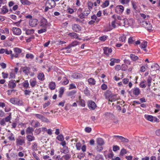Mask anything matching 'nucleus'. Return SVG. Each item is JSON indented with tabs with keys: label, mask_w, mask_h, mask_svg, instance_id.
Instances as JSON below:
<instances>
[{
	"label": "nucleus",
	"mask_w": 160,
	"mask_h": 160,
	"mask_svg": "<svg viewBox=\"0 0 160 160\" xmlns=\"http://www.w3.org/2000/svg\"><path fill=\"white\" fill-rule=\"evenodd\" d=\"M103 50L104 51V53L107 56H108L112 52V50L111 48L108 47H104L103 48Z\"/></svg>",
	"instance_id": "16"
},
{
	"label": "nucleus",
	"mask_w": 160,
	"mask_h": 160,
	"mask_svg": "<svg viewBox=\"0 0 160 160\" xmlns=\"http://www.w3.org/2000/svg\"><path fill=\"white\" fill-rule=\"evenodd\" d=\"M91 12V10L89 9H88L87 8H86L84 11L83 12L84 16H87Z\"/></svg>",
	"instance_id": "47"
},
{
	"label": "nucleus",
	"mask_w": 160,
	"mask_h": 160,
	"mask_svg": "<svg viewBox=\"0 0 160 160\" xmlns=\"http://www.w3.org/2000/svg\"><path fill=\"white\" fill-rule=\"evenodd\" d=\"M8 11V9L6 6H3L1 10V13L3 14H4L7 13Z\"/></svg>",
	"instance_id": "30"
},
{
	"label": "nucleus",
	"mask_w": 160,
	"mask_h": 160,
	"mask_svg": "<svg viewBox=\"0 0 160 160\" xmlns=\"http://www.w3.org/2000/svg\"><path fill=\"white\" fill-rule=\"evenodd\" d=\"M119 97L117 96V94L112 95L111 97L109 98L108 101L109 102H112L118 100Z\"/></svg>",
	"instance_id": "14"
},
{
	"label": "nucleus",
	"mask_w": 160,
	"mask_h": 160,
	"mask_svg": "<svg viewBox=\"0 0 160 160\" xmlns=\"http://www.w3.org/2000/svg\"><path fill=\"white\" fill-rule=\"evenodd\" d=\"M31 92V90L27 89H26L24 91V94L26 96H29Z\"/></svg>",
	"instance_id": "50"
},
{
	"label": "nucleus",
	"mask_w": 160,
	"mask_h": 160,
	"mask_svg": "<svg viewBox=\"0 0 160 160\" xmlns=\"http://www.w3.org/2000/svg\"><path fill=\"white\" fill-rule=\"evenodd\" d=\"M119 140H120L121 141V142L123 143H126L128 142L129 141V140L128 139L125 138L124 137H123L122 136H121V138Z\"/></svg>",
	"instance_id": "42"
},
{
	"label": "nucleus",
	"mask_w": 160,
	"mask_h": 160,
	"mask_svg": "<svg viewBox=\"0 0 160 160\" xmlns=\"http://www.w3.org/2000/svg\"><path fill=\"white\" fill-rule=\"evenodd\" d=\"M56 139L60 141H62L64 140V138L62 134H61L57 136Z\"/></svg>",
	"instance_id": "40"
},
{
	"label": "nucleus",
	"mask_w": 160,
	"mask_h": 160,
	"mask_svg": "<svg viewBox=\"0 0 160 160\" xmlns=\"http://www.w3.org/2000/svg\"><path fill=\"white\" fill-rule=\"evenodd\" d=\"M90 92L88 87H86L84 90V94L87 96H89L90 95Z\"/></svg>",
	"instance_id": "37"
},
{
	"label": "nucleus",
	"mask_w": 160,
	"mask_h": 160,
	"mask_svg": "<svg viewBox=\"0 0 160 160\" xmlns=\"http://www.w3.org/2000/svg\"><path fill=\"white\" fill-rule=\"evenodd\" d=\"M109 4V1L108 0H106L103 3L101 6L102 8H104L108 6Z\"/></svg>",
	"instance_id": "35"
},
{
	"label": "nucleus",
	"mask_w": 160,
	"mask_h": 160,
	"mask_svg": "<svg viewBox=\"0 0 160 160\" xmlns=\"http://www.w3.org/2000/svg\"><path fill=\"white\" fill-rule=\"evenodd\" d=\"M131 3L132 7V8L134 9V10H136L137 8H138L137 2L135 1H131Z\"/></svg>",
	"instance_id": "39"
},
{
	"label": "nucleus",
	"mask_w": 160,
	"mask_h": 160,
	"mask_svg": "<svg viewBox=\"0 0 160 160\" xmlns=\"http://www.w3.org/2000/svg\"><path fill=\"white\" fill-rule=\"evenodd\" d=\"M84 83L82 82H78L77 83V87L79 89L81 90L83 88Z\"/></svg>",
	"instance_id": "33"
},
{
	"label": "nucleus",
	"mask_w": 160,
	"mask_h": 160,
	"mask_svg": "<svg viewBox=\"0 0 160 160\" xmlns=\"http://www.w3.org/2000/svg\"><path fill=\"white\" fill-rule=\"evenodd\" d=\"M49 87L51 90H54L56 88L55 83L53 82H51L49 84Z\"/></svg>",
	"instance_id": "29"
},
{
	"label": "nucleus",
	"mask_w": 160,
	"mask_h": 160,
	"mask_svg": "<svg viewBox=\"0 0 160 160\" xmlns=\"http://www.w3.org/2000/svg\"><path fill=\"white\" fill-rule=\"evenodd\" d=\"M124 10V7L121 5H118L116 8V10H118L121 13L123 12Z\"/></svg>",
	"instance_id": "26"
},
{
	"label": "nucleus",
	"mask_w": 160,
	"mask_h": 160,
	"mask_svg": "<svg viewBox=\"0 0 160 160\" xmlns=\"http://www.w3.org/2000/svg\"><path fill=\"white\" fill-rule=\"evenodd\" d=\"M26 139L29 142H32L35 140V138L33 136V134L32 135H28L26 136Z\"/></svg>",
	"instance_id": "22"
},
{
	"label": "nucleus",
	"mask_w": 160,
	"mask_h": 160,
	"mask_svg": "<svg viewBox=\"0 0 160 160\" xmlns=\"http://www.w3.org/2000/svg\"><path fill=\"white\" fill-rule=\"evenodd\" d=\"M26 58L27 59L30 58L32 59L34 58V56L32 54L27 53L26 54Z\"/></svg>",
	"instance_id": "52"
},
{
	"label": "nucleus",
	"mask_w": 160,
	"mask_h": 160,
	"mask_svg": "<svg viewBox=\"0 0 160 160\" xmlns=\"http://www.w3.org/2000/svg\"><path fill=\"white\" fill-rule=\"evenodd\" d=\"M141 92L140 89L138 88H134L132 89L129 92V94L131 96L133 97L132 95L135 96L136 97L138 96Z\"/></svg>",
	"instance_id": "3"
},
{
	"label": "nucleus",
	"mask_w": 160,
	"mask_h": 160,
	"mask_svg": "<svg viewBox=\"0 0 160 160\" xmlns=\"http://www.w3.org/2000/svg\"><path fill=\"white\" fill-rule=\"evenodd\" d=\"M11 114H10L8 116L6 117L4 119L5 121L6 122H9L11 123V122L10 120L11 119Z\"/></svg>",
	"instance_id": "54"
},
{
	"label": "nucleus",
	"mask_w": 160,
	"mask_h": 160,
	"mask_svg": "<svg viewBox=\"0 0 160 160\" xmlns=\"http://www.w3.org/2000/svg\"><path fill=\"white\" fill-rule=\"evenodd\" d=\"M38 78L41 81H43L45 79V76L43 72L39 73L38 76Z\"/></svg>",
	"instance_id": "23"
},
{
	"label": "nucleus",
	"mask_w": 160,
	"mask_h": 160,
	"mask_svg": "<svg viewBox=\"0 0 160 160\" xmlns=\"http://www.w3.org/2000/svg\"><path fill=\"white\" fill-rule=\"evenodd\" d=\"M97 144L101 146L104 144V142L103 140L101 138H97Z\"/></svg>",
	"instance_id": "25"
},
{
	"label": "nucleus",
	"mask_w": 160,
	"mask_h": 160,
	"mask_svg": "<svg viewBox=\"0 0 160 160\" xmlns=\"http://www.w3.org/2000/svg\"><path fill=\"white\" fill-rule=\"evenodd\" d=\"M48 23L46 19L44 18H42L40 21L39 27L47 28L48 26Z\"/></svg>",
	"instance_id": "7"
},
{
	"label": "nucleus",
	"mask_w": 160,
	"mask_h": 160,
	"mask_svg": "<svg viewBox=\"0 0 160 160\" xmlns=\"http://www.w3.org/2000/svg\"><path fill=\"white\" fill-rule=\"evenodd\" d=\"M93 5V4L92 2H88V8L87 9L91 10V9L92 8Z\"/></svg>",
	"instance_id": "58"
},
{
	"label": "nucleus",
	"mask_w": 160,
	"mask_h": 160,
	"mask_svg": "<svg viewBox=\"0 0 160 160\" xmlns=\"http://www.w3.org/2000/svg\"><path fill=\"white\" fill-rule=\"evenodd\" d=\"M12 31L13 34L17 36L20 35L22 33L21 30L17 27H13L12 29Z\"/></svg>",
	"instance_id": "10"
},
{
	"label": "nucleus",
	"mask_w": 160,
	"mask_h": 160,
	"mask_svg": "<svg viewBox=\"0 0 160 160\" xmlns=\"http://www.w3.org/2000/svg\"><path fill=\"white\" fill-rule=\"evenodd\" d=\"M34 131V129L32 128L29 127L26 130V133L27 134H30L32 133V132Z\"/></svg>",
	"instance_id": "32"
},
{
	"label": "nucleus",
	"mask_w": 160,
	"mask_h": 160,
	"mask_svg": "<svg viewBox=\"0 0 160 160\" xmlns=\"http://www.w3.org/2000/svg\"><path fill=\"white\" fill-rule=\"evenodd\" d=\"M82 77V76L81 74L78 72H75L72 75V78L74 79L80 78Z\"/></svg>",
	"instance_id": "18"
},
{
	"label": "nucleus",
	"mask_w": 160,
	"mask_h": 160,
	"mask_svg": "<svg viewBox=\"0 0 160 160\" xmlns=\"http://www.w3.org/2000/svg\"><path fill=\"white\" fill-rule=\"evenodd\" d=\"M76 88L75 85L73 83H71L69 85V89L71 90Z\"/></svg>",
	"instance_id": "60"
},
{
	"label": "nucleus",
	"mask_w": 160,
	"mask_h": 160,
	"mask_svg": "<svg viewBox=\"0 0 160 160\" xmlns=\"http://www.w3.org/2000/svg\"><path fill=\"white\" fill-rule=\"evenodd\" d=\"M108 88L107 86L105 84H102L101 86V88L103 90H105Z\"/></svg>",
	"instance_id": "61"
},
{
	"label": "nucleus",
	"mask_w": 160,
	"mask_h": 160,
	"mask_svg": "<svg viewBox=\"0 0 160 160\" xmlns=\"http://www.w3.org/2000/svg\"><path fill=\"white\" fill-rule=\"evenodd\" d=\"M34 30L33 29H27L25 31L26 34L27 35H29L34 33Z\"/></svg>",
	"instance_id": "41"
},
{
	"label": "nucleus",
	"mask_w": 160,
	"mask_h": 160,
	"mask_svg": "<svg viewBox=\"0 0 160 160\" xmlns=\"http://www.w3.org/2000/svg\"><path fill=\"white\" fill-rule=\"evenodd\" d=\"M30 68L27 66L22 67L20 71V72H23L25 75H28L30 73Z\"/></svg>",
	"instance_id": "8"
},
{
	"label": "nucleus",
	"mask_w": 160,
	"mask_h": 160,
	"mask_svg": "<svg viewBox=\"0 0 160 160\" xmlns=\"http://www.w3.org/2000/svg\"><path fill=\"white\" fill-rule=\"evenodd\" d=\"M119 40L122 42H124L126 39L125 35H122L119 38Z\"/></svg>",
	"instance_id": "48"
},
{
	"label": "nucleus",
	"mask_w": 160,
	"mask_h": 160,
	"mask_svg": "<svg viewBox=\"0 0 160 160\" xmlns=\"http://www.w3.org/2000/svg\"><path fill=\"white\" fill-rule=\"evenodd\" d=\"M80 97L79 100L77 101V102L81 107H84L86 105L85 101L84 100L80 99Z\"/></svg>",
	"instance_id": "24"
},
{
	"label": "nucleus",
	"mask_w": 160,
	"mask_h": 160,
	"mask_svg": "<svg viewBox=\"0 0 160 160\" xmlns=\"http://www.w3.org/2000/svg\"><path fill=\"white\" fill-rule=\"evenodd\" d=\"M16 105L22 106L23 105V102L22 100L17 98Z\"/></svg>",
	"instance_id": "57"
},
{
	"label": "nucleus",
	"mask_w": 160,
	"mask_h": 160,
	"mask_svg": "<svg viewBox=\"0 0 160 160\" xmlns=\"http://www.w3.org/2000/svg\"><path fill=\"white\" fill-rule=\"evenodd\" d=\"M133 23V20L132 19H125L124 20V26L128 27V26L131 25Z\"/></svg>",
	"instance_id": "15"
},
{
	"label": "nucleus",
	"mask_w": 160,
	"mask_h": 160,
	"mask_svg": "<svg viewBox=\"0 0 160 160\" xmlns=\"http://www.w3.org/2000/svg\"><path fill=\"white\" fill-rule=\"evenodd\" d=\"M130 0H119V2L122 4H128Z\"/></svg>",
	"instance_id": "55"
},
{
	"label": "nucleus",
	"mask_w": 160,
	"mask_h": 160,
	"mask_svg": "<svg viewBox=\"0 0 160 160\" xmlns=\"http://www.w3.org/2000/svg\"><path fill=\"white\" fill-rule=\"evenodd\" d=\"M147 42L146 41L143 42L140 46V48L142 49L144 48H146L147 46Z\"/></svg>",
	"instance_id": "45"
},
{
	"label": "nucleus",
	"mask_w": 160,
	"mask_h": 160,
	"mask_svg": "<svg viewBox=\"0 0 160 160\" xmlns=\"http://www.w3.org/2000/svg\"><path fill=\"white\" fill-rule=\"evenodd\" d=\"M14 81H15V80H14V81L13 80H11L9 82L8 86L9 88H13L16 87V82H14Z\"/></svg>",
	"instance_id": "19"
},
{
	"label": "nucleus",
	"mask_w": 160,
	"mask_h": 160,
	"mask_svg": "<svg viewBox=\"0 0 160 160\" xmlns=\"http://www.w3.org/2000/svg\"><path fill=\"white\" fill-rule=\"evenodd\" d=\"M42 28H41L38 31V32L39 34H41L46 32L47 31V28L42 27Z\"/></svg>",
	"instance_id": "49"
},
{
	"label": "nucleus",
	"mask_w": 160,
	"mask_h": 160,
	"mask_svg": "<svg viewBox=\"0 0 160 160\" xmlns=\"http://www.w3.org/2000/svg\"><path fill=\"white\" fill-rule=\"evenodd\" d=\"M17 98H11L9 100L10 102L12 104L14 105H16L17 103Z\"/></svg>",
	"instance_id": "44"
},
{
	"label": "nucleus",
	"mask_w": 160,
	"mask_h": 160,
	"mask_svg": "<svg viewBox=\"0 0 160 160\" xmlns=\"http://www.w3.org/2000/svg\"><path fill=\"white\" fill-rule=\"evenodd\" d=\"M13 50L15 53L11 55V59H13L14 58H17L19 57V54L22 53V50L18 48H13Z\"/></svg>",
	"instance_id": "2"
},
{
	"label": "nucleus",
	"mask_w": 160,
	"mask_h": 160,
	"mask_svg": "<svg viewBox=\"0 0 160 160\" xmlns=\"http://www.w3.org/2000/svg\"><path fill=\"white\" fill-rule=\"evenodd\" d=\"M30 85L32 88H34L37 84V82L36 79L33 78L32 79H31L29 81Z\"/></svg>",
	"instance_id": "17"
},
{
	"label": "nucleus",
	"mask_w": 160,
	"mask_h": 160,
	"mask_svg": "<svg viewBox=\"0 0 160 160\" xmlns=\"http://www.w3.org/2000/svg\"><path fill=\"white\" fill-rule=\"evenodd\" d=\"M88 107L91 110H94L97 107V105L94 102L90 101L88 102Z\"/></svg>",
	"instance_id": "12"
},
{
	"label": "nucleus",
	"mask_w": 160,
	"mask_h": 160,
	"mask_svg": "<svg viewBox=\"0 0 160 160\" xmlns=\"http://www.w3.org/2000/svg\"><path fill=\"white\" fill-rule=\"evenodd\" d=\"M139 86L140 87L142 88H144L146 87V81H142L141 82Z\"/></svg>",
	"instance_id": "51"
},
{
	"label": "nucleus",
	"mask_w": 160,
	"mask_h": 160,
	"mask_svg": "<svg viewBox=\"0 0 160 160\" xmlns=\"http://www.w3.org/2000/svg\"><path fill=\"white\" fill-rule=\"evenodd\" d=\"M68 35L72 38L77 39L79 40H81V38H79L78 34L75 32H69Z\"/></svg>",
	"instance_id": "11"
},
{
	"label": "nucleus",
	"mask_w": 160,
	"mask_h": 160,
	"mask_svg": "<svg viewBox=\"0 0 160 160\" xmlns=\"http://www.w3.org/2000/svg\"><path fill=\"white\" fill-rule=\"evenodd\" d=\"M38 23L39 22L37 19L32 18L29 20V25L32 28H34L38 25Z\"/></svg>",
	"instance_id": "6"
},
{
	"label": "nucleus",
	"mask_w": 160,
	"mask_h": 160,
	"mask_svg": "<svg viewBox=\"0 0 160 160\" xmlns=\"http://www.w3.org/2000/svg\"><path fill=\"white\" fill-rule=\"evenodd\" d=\"M22 84L23 87L25 88V89H28V88L29 87V83L27 80H25L22 83Z\"/></svg>",
	"instance_id": "34"
},
{
	"label": "nucleus",
	"mask_w": 160,
	"mask_h": 160,
	"mask_svg": "<svg viewBox=\"0 0 160 160\" xmlns=\"http://www.w3.org/2000/svg\"><path fill=\"white\" fill-rule=\"evenodd\" d=\"M56 5V3L54 0H48L45 3V8L44 11L47 12L49 9H51L54 7Z\"/></svg>",
	"instance_id": "1"
},
{
	"label": "nucleus",
	"mask_w": 160,
	"mask_h": 160,
	"mask_svg": "<svg viewBox=\"0 0 160 160\" xmlns=\"http://www.w3.org/2000/svg\"><path fill=\"white\" fill-rule=\"evenodd\" d=\"M7 136L8 138L10 141H14L15 138L14 135L12 133H8Z\"/></svg>",
	"instance_id": "28"
},
{
	"label": "nucleus",
	"mask_w": 160,
	"mask_h": 160,
	"mask_svg": "<svg viewBox=\"0 0 160 160\" xmlns=\"http://www.w3.org/2000/svg\"><path fill=\"white\" fill-rule=\"evenodd\" d=\"M69 151L68 147L67 146L63 147L61 149V152L65 154L68 153Z\"/></svg>",
	"instance_id": "27"
},
{
	"label": "nucleus",
	"mask_w": 160,
	"mask_h": 160,
	"mask_svg": "<svg viewBox=\"0 0 160 160\" xmlns=\"http://www.w3.org/2000/svg\"><path fill=\"white\" fill-rule=\"evenodd\" d=\"M64 92V88L63 87H61L60 88L59 91V94L58 96L60 98H61L62 97V95L63 94Z\"/></svg>",
	"instance_id": "43"
},
{
	"label": "nucleus",
	"mask_w": 160,
	"mask_h": 160,
	"mask_svg": "<svg viewBox=\"0 0 160 160\" xmlns=\"http://www.w3.org/2000/svg\"><path fill=\"white\" fill-rule=\"evenodd\" d=\"M15 78V74L14 73L12 72L10 73L9 79H14Z\"/></svg>",
	"instance_id": "64"
},
{
	"label": "nucleus",
	"mask_w": 160,
	"mask_h": 160,
	"mask_svg": "<svg viewBox=\"0 0 160 160\" xmlns=\"http://www.w3.org/2000/svg\"><path fill=\"white\" fill-rule=\"evenodd\" d=\"M76 146L77 150H80L81 148V144L80 142H77L76 143Z\"/></svg>",
	"instance_id": "63"
},
{
	"label": "nucleus",
	"mask_w": 160,
	"mask_h": 160,
	"mask_svg": "<svg viewBox=\"0 0 160 160\" xmlns=\"http://www.w3.org/2000/svg\"><path fill=\"white\" fill-rule=\"evenodd\" d=\"M41 120L42 122H49V121L48 119L47 118H45L43 116H42Z\"/></svg>",
	"instance_id": "59"
},
{
	"label": "nucleus",
	"mask_w": 160,
	"mask_h": 160,
	"mask_svg": "<svg viewBox=\"0 0 160 160\" xmlns=\"http://www.w3.org/2000/svg\"><path fill=\"white\" fill-rule=\"evenodd\" d=\"M25 141L24 138L19 136L16 139V145L17 146H22L25 144Z\"/></svg>",
	"instance_id": "4"
},
{
	"label": "nucleus",
	"mask_w": 160,
	"mask_h": 160,
	"mask_svg": "<svg viewBox=\"0 0 160 160\" xmlns=\"http://www.w3.org/2000/svg\"><path fill=\"white\" fill-rule=\"evenodd\" d=\"M71 155L70 154H66L65 155H63L62 158H63L65 160H68L71 158Z\"/></svg>",
	"instance_id": "53"
},
{
	"label": "nucleus",
	"mask_w": 160,
	"mask_h": 160,
	"mask_svg": "<svg viewBox=\"0 0 160 160\" xmlns=\"http://www.w3.org/2000/svg\"><path fill=\"white\" fill-rule=\"evenodd\" d=\"M72 28L73 31L76 32H79L81 30V27L78 24H73L72 25Z\"/></svg>",
	"instance_id": "9"
},
{
	"label": "nucleus",
	"mask_w": 160,
	"mask_h": 160,
	"mask_svg": "<svg viewBox=\"0 0 160 160\" xmlns=\"http://www.w3.org/2000/svg\"><path fill=\"white\" fill-rule=\"evenodd\" d=\"M88 84L91 86L94 85L96 84V81L93 78H91L88 80Z\"/></svg>",
	"instance_id": "21"
},
{
	"label": "nucleus",
	"mask_w": 160,
	"mask_h": 160,
	"mask_svg": "<svg viewBox=\"0 0 160 160\" xmlns=\"http://www.w3.org/2000/svg\"><path fill=\"white\" fill-rule=\"evenodd\" d=\"M130 57L131 60L133 62L137 61V62L141 63L143 62V60L140 59L137 56L133 54H131L130 55Z\"/></svg>",
	"instance_id": "5"
},
{
	"label": "nucleus",
	"mask_w": 160,
	"mask_h": 160,
	"mask_svg": "<svg viewBox=\"0 0 160 160\" xmlns=\"http://www.w3.org/2000/svg\"><path fill=\"white\" fill-rule=\"evenodd\" d=\"M63 81L62 82V84L63 85H67L69 83L68 80L66 77L63 78Z\"/></svg>",
	"instance_id": "46"
},
{
	"label": "nucleus",
	"mask_w": 160,
	"mask_h": 160,
	"mask_svg": "<svg viewBox=\"0 0 160 160\" xmlns=\"http://www.w3.org/2000/svg\"><path fill=\"white\" fill-rule=\"evenodd\" d=\"M112 92L109 90H107L104 93V96L107 99H109L112 95Z\"/></svg>",
	"instance_id": "20"
},
{
	"label": "nucleus",
	"mask_w": 160,
	"mask_h": 160,
	"mask_svg": "<svg viewBox=\"0 0 160 160\" xmlns=\"http://www.w3.org/2000/svg\"><path fill=\"white\" fill-rule=\"evenodd\" d=\"M31 147L33 151H37L38 150L37 144L36 142H33Z\"/></svg>",
	"instance_id": "36"
},
{
	"label": "nucleus",
	"mask_w": 160,
	"mask_h": 160,
	"mask_svg": "<svg viewBox=\"0 0 160 160\" xmlns=\"http://www.w3.org/2000/svg\"><path fill=\"white\" fill-rule=\"evenodd\" d=\"M33 115L35 116L37 118L39 119L40 120H41L43 116L42 115L38 114H33Z\"/></svg>",
	"instance_id": "62"
},
{
	"label": "nucleus",
	"mask_w": 160,
	"mask_h": 160,
	"mask_svg": "<svg viewBox=\"0 0 160 160\" xmlns=\"http://www.w3.org/2000/svg\"><path fill=\"white\" fill-rule=\"evenodd\" d=\"M142 25L143 26L148 30H151L152 27L149 22H147V21H144L143 22Z\"/></svg>",
	"instance_id": "13"
},
{
	"label": "nucleus",
	"mask_w": 160,
	"mask_h": 160,
	"mask_svg": "<svg viewBox=\"0 0 160 160\" xmlns=\"http://www.w3.org/2000/svg\"><path fill=\"white\" fill-rule=\"evenodd\" d=\"M5 53L7 55H10V57L11 59V55L13 54L12 51L11 50H8L7 49H5Z\"/></svg>",
	"instance_id": "56"
},
{
	"label": "nucleus",
	"mask_w": 160,
	"mask_h": 160,
	"mask_svg": "<svg viewBox=\"0 0 160 160\" xmlns=\"http://www.w3.org/2000/svg\"><path fill=\"white\" fill-rule=\"evenodd\" d=\"M144 117L148 120L150 122H152L153 121V117L152 115H145Z\"/></svg>",
	"instance_id": "31"
},
{
	"label": "nucleus",
	"mask_w": 160,
	"mask_h": 160,
	"mask_svg": "<svg viewBox=\"0 0 160 160\" xmlns=\"http://www.w3.org/2000/svg\"><path fill=\"white\" fill-rule=\"evenodd\" d=\"M152 81V78L150 76H149L147 79L148 83V88L150 87L151 85V83Z\"/></svg>",
	"instance_id": "38"
}]
</instances>
